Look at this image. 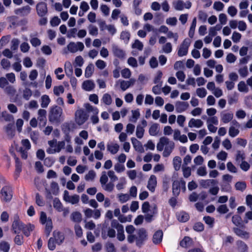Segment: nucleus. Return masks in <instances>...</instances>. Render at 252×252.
Returning <instances> with one entry per match:
<instances>
[{
  "label": "nucleus",
  "instance_id": "obj_1",
  "mask_svg": "<svg viewBox=\"0 0 252 252\" xmlns=\"http://www.w3.org/2000/svg\"><path fill=\"white\" fill-rule=\"evenodd\" d=\"M174 147L175 144L173 141L166 137H162L157 145V149L158 151H162L164 149L162 155L164 157H167L171 154Z\"/></svg>",
  "mask_w": 252,
  "mask_h": 252
},
{
  "label": "nucleus",
  "instance_id": "obj_2",
  "mask_svg": "<svg viewBox=\"0 0 252 252\" xmlns=\"http://www.w3.org/2000/svg\"><path fill=\"white\" fill-rule=\"evenodd\" d=\"M142 211L145 213V219L148 222L152 221L154 215L158 213V208L156 204L150 205L148 202H144L142 205Z\"/></svg>",
  "mask_w": 252,
  "mask_h": 252
},
{
  "label": "nucleus",
  "instance_id": "obj_3",
  "mask_svg": "<svg viewBox=\"0 0 252 252\" xmlns=\"http://www.w3.org/2000/svg\"><path fill=\"white\" fill-rule=\"evenodd\" d=\"M49 147L46 150V152L50 154L59 153L65 146L64 141H57L53 140L48 141Z\"/></svg>",
  "mask_w": 252,
  "mask_h": 252
},
{
  "label": "nucleus",
  "instance_id": "obj_4",
  "mask_svg": "<svg viewBox=\"0 0 252 252\" xmlns=\"http://www.w3.org/2000/svg\"><path fill=\"white\" fill-rule=\"evenodd\" d=\"M63 110L57 106L51 108L49 114V120L52 122H58L63 120Z\"/></svg>",
  "mask_w": 252,
  "mask_h": 252
},
{
  "label": "nucleus",
  "instance_id": "obj_5",
  "mask_svg": "<svg viewBox=\"0 0 252 252\" xmlns=\"http://www.w3.org/2000/svg\"><path fill=\"white\" fill-rule=\"evenodd\" d=\"M186 189V182L182 179L174 181L172 185V191L174 195L178 196L182 190L184 192Z\"/></svg>",
  "mask_w": 252,
  "mask_h": 252
},
{
  "label": "nucleus",
  "instance_id": "obj_6",
  "mask_svg": "<svg viewBox=\"0 0 252 252\" xmlns=\"http://www.w3.org/2000/svg\"><path fill=\"white\" fill-rule=\"evenodd\" d=\"M40 221L42 224L45 225V230L47 234L49 235L52 229V221L51 219L47 218L46 214L41 212L40 216Z\"/></svg>",
  "mask_w": 252,
  "mask_h": 252
},
{
  "label": "nucleus",
  "instance_id": "obj_7",
  "mask_svg": "<svg viewBox=\"0 0 252 252\" xmlns=\"http://www.w3.org/2000/svg\"><path fill=\"white\" fill-rule=\"evenodd\" d=\"M88 116L81 108L78 109L75 113V121L78 125H83L88 119Z\"/></svg>",
  "mask_w": 252,
  "mask_h": 252
},
{
  "label": "nucleus",
  "instance_id": "obj_8",
  "mask_svg": "<svg viewBox=\"0 0 252 252\" xmlns=\"http://www.w3.org/2000/svg\"><path fill=\"white\" fill-rule=\"evenodd\" d=\"M22 147H20L18 151L20 152L21 157L24 159H26L28 157L27 151L30 149L31 145L30 141L28 139H23L21 141Z\"/></svg>",
  "mask_w": 252,
  "mask_h": 252
},
{
  "label": "nucleus",
  "instance_id": "obj_9",
  "mask_svg": "<svg viewBox=\"0 0 252 252\" xmlns=\"http://www.w3.org/2000/svg\"><path fill=\"white\" fill-rule=\"evenodd\" d=\"M111 226L112 227L115 228L117 229V238L120 241H123L125 239V236L124 234V230L123 226L119 224L117 220H113L111 222Z\"/></svg>",
  "mask_w": 252,
  "mask_h": 252
},
{
  "label": "nucleus",
  "instance_id": "obj_10",
  "mask_svg": "<svg viewBox=\"0 0 252 252\" xmlns=\"http://www.w3.org/2000/svg\"><path fill=\"white\" fill-rule=\"evenodd\" d=\"M63 199L66 202L71 204H76L79 201L80 197L78 195L74 194L70 195L67 190L63 192Z\"/></svg>",
  "mask_w": 252,
  "mask_h": 252
},
{
  "label": "nucleus",
  "instance_id": "obj_11",
  "mask_svg": "<svg viewBox=\"0 0 252 252\" xmlns=\"http://www.w3.org/2000/svg\"><path fill=\"white\" fill-rule=\"evenodd\" d=\"M191 41L189 39H185L179 47L178 55L180 57H183L187 54L188 49L190 46Z\"/></svg>",
  "mask_w": 252,
  "mask_h": 252
},
{
  "label": "nucleus",
  "instance_id": "obj_12",
  "mask_svg": "<svg viewBox=\"0 0 252 252\" xmlns=\"http://www.w3.org/2000/svg\"><path fill=\"white\" fill-rule=\"evenodd\" d=\"M173 6L174 9L178 11H182L185 8L189 9L191 6V3L190 1L184 2L181 0H176L173 2Z\"/></svg>",
  "mask_w": 252,
  "mask_h": 252
},
{
  "label": "nucleus",
  "instance_id": "obj_13",
  "mask_svg": "<svg viewBox=\"0 0 252 252\" xmlns=\"http://www.w3.org/2000/svg\"><path fill=\"white\" fill-rule=\"evenodd\" d=\"M68 50L71 53H75L77 51H82L84 48V45L81 42H71L67 46Z\"/></svg>",
  "mask_w": 252,
  "mask_h": 252
},
{
  "label": "nucleus",
  "instance_id": "obj_14",
  "mask_svg": "<svg viewBox=\"0 0 252 252\" xmlns=\"http://www.w3.org/2000/svg\"><path fill=\"white\" fill-rule=\"evenodd\" d=\"M147 238L146 231L144 229H139L136 235V243L138 246H140Z\"/></svg>",
  "mask_w": 252,
  "mask_h": 252
},
{
  "label": "nucleus",
  "instance_id": "obj_15",
  "mask_svg": "<svg viewBox=\"0 0 252 252\" xmlns=\"http://www.w3.org/2000/svg\"><path fill=\"white\" fill-rule=\"evenodd\" d=\"M2 199L6 202L9 201L12 198V191L10 187L5 186L1 190Z\"/></svg>",
  "mask_w": 252,
  "mask_h": 252
},
{
  "label": "nucleus",
  "instance_id": "obj_16",
  "mask_svg": "<svg viewBox=\"0 0 252 252\" xmlns=\"http://www.w3.org/2000/svg\"><path fill=\"white\" fill-rule=\"evenodd\" d=\"M231 124L232 126L229 127L228 133L230 136L234 137L239 133V128L240 125L236 120L232 121Z\"/></svg>",
  "mask_w": 252,
  "mask_h": 252
},
{
  "label": "nucleus",
  "instance_id": "obj_17",
  "mask_svg": "<svg viewBox=\"0 0 252 252\" xmlns=\"http://www.w3.org/2000/svg\"><path fill=\"white\" fill-rule=\"evenodd\" d=\"M135 82V80L131 78L128 81L119 80L117 81L116 85H120V88L122 91H125L130 86L133 85Z\"/></svg>",
  "mask_w": 252,
  "mask_h": 252
},
{
  "label": "nucleus",
  "instance_id": "obj_18",
  "mask_svg": "<svg viewBox=\"0 0 252 252\" xmlns=\"http://www.w3.org/2000/svg\"><path fill=\"white\" fill-rule=\"evenodd\" d=\"M147 126V122L143 120L141 121V124L138 125L136 126V136L139 139H141L144 135L145 132L144 128Z\"/></svg>",
  "mask_w": 252,
  "mask_h": 252
},
{
  "label": "nucleus",
  "instance_id": "obj_19",
  "mask_svg": "<svg viewBox=\"0 0 252 252\" xmlns=\"http://www.w3.org/2000/svg\"><path fill=\"white\" fill-rule=\"evenodd\" d=\"M189 106V105L187 102L180 101H177L175 105L176 112L179 113L186 111Z\"/></svg>",
  "mask_w": 252,
  "mask_h": 252
},
{
  "label": "nucleus",
  "instance_id": "obj_20",
  "mask_svg": "<svg viewBox=\"0 0 252 252\" xmlns=\"http://www.w3.org/2000/svg\"><path fill=\"white\" fill-rule=\"evenodd\" d=\"M130 140L132 146L136 151L140 153H143L145 151L144 147L140 141L137 140L135 137H131Z\"/></svg>",
  "mask_w": 252,
  "mask_h": 252
},
{
  "label": "nucleus",
  "instance_id": "obj_21",
  "mask_svg": "<svg viewBox=\"0 0 252 252\" xmlns=\"http://www.w3.org/2000/svg\"><path fill=\"white\" fill-rule=\"evenodd\" d=\"M51 189L50 190L46 189V197L48 198L52 197V194L57 195L59 192V186L57 183L52 182L51 184Z\"/></svg>",
  "mask_w": 252,
  "mask_h": 252
},
{
  "label": "nucleus",
  "instance_id": "obj_22",
  "mask_svg": "<svg viewBox=\"0 0 252 252\" xmlns=\"http://www.w3.org/2000/svg\"><path fill=\"white\" fill-rule=\"evenodd\" d=\"M36 11L38 15L40 16H44L47 13V7L46 3L41 2L36 5Z\"/></svg>",
  "mask_w": 252,
  "mask_h": 252
},
{
  "label": "nucleus",
  "instance_id": "obj_23",
  "mask_svg": "<svg viewBox=\"0 0 252 252\" xmlns=\"http://www.w3.org/2000/svg\"><path fill=\"white\" fill-rule=\"evenodd\" d=\"M157 185V177L154 175H152L148 181L147 188L148 189L153 192L155 191V188Z\"/></svg>",
  "mask_w": 252,
  "mask_h": 252
},
{
  "label": "nucleus",
  "instance_id": "obj_24",
  "mask_svg": "<svg viewBox=\"0 0 252 252\" xmlns=\"http://www.w3.org/2000/svg\"><path fill=\"white\" fill-rule=\"evenodd\" d=\"M120 149L118 144L113 142H109L107 144V149L111 154L115 155Z\"/></svg>",
  "mask_w": 252,
  "mask_h": 252
},
{
  "label": "nucleus",
  "instance_id": "obj_25",
  "mask_svg": "<svg viewBox=\"0 0 252 252\" xmlns=\"http://www.w3.org/2000/svg\"><path fill=\"white\" fill-rule=\"evenodd\" d=\"M233 114L231 112L223 111L220 114V120L224 124H227L233 119Z\"/></svg>",
  "mask_w": 252,
  "mask_h": 252
},
{
  "label": "nucleus",
  "instance_id": "obj_26",
  "mask_svg": "<svg viewBox=\"0 0 252 252\" xmlns=\"http://www.w3.org/2000/svg\"><path fill=\"white\" fill-rule=\"evenodd\" d=\"M203 125V122L200 119L191 118L189 122L188 126L190 128H200Z\"/></svg>",
  "mask_w": 252,
  "mask_h": 252
},
{
  "label": "nucleus",
  "instance_id": "obj_27",
  "mask_svg": "<svg viewBox=\"0 0 252 252\" xmlns=\"http://www.w3.org/2000/svg\"><path fill=\"white\" fill-rule=\"evenodd\" d=\"M95 84L92 80H86L83 82L82 87L86 91H91L94 88Z\"/></svg>",
  "mask_w": 252,
  "mask_h": 252
},
{
  "label": "nucleus",
  "instance_id": "obj_28",
  "mask_svg": "<svg viewBox=\"0 0 252 252\" xmlns=\"http://www.w3.org/2000/svg\"><path fill=\"white\" fill-rule=\"evenodd\" d=\"M160 130L159 125L158 124H153L151 126L149 129V133L151 136H157Z\"/></svg>",
  "mask_w": 252,
  "mask_h": 252
},
{
  "label": "nucleus",
  "instance_id": "obj_29",
  "mask_svg": "<svg viewBox=\"0 0 252 252\" xmlns=\"http://www.w3.org/2000/svg\"><path fill=\"white\" fill-rule=\"evenodd\" d=\"M163 233L162 231L158 230L155 232L153 235V241L154 244H158L160 243L162 239Z\"/></svg>",
  "mask_w": 252,
  "mask_h": 252
},
{
  "label": "nucleus",
  "instance_id": "obj_30",
  "mask_svg": "<svg viewBox=\"0 0 252 252\" xmlns=\"http://www.w3.org/2000/svg\"><path fill=\"white\" fill-rule=\"evenodd\" d=\"M112 51L115 56L118 58H123L125 56V52L117 46H113Z\"/></svg>",
  "mask_w": 252,
  "mask_h": 252
},
{
  "label": "nucleus",
  "instance_id": "obj_31",
  "mask_svg": "<svg viewBox=\"0 0 252 252\" xmlns=\"http://www.w3.org/2000/svg\"><path fill=\"white\" fill-rule=\"evenodd\" d=\"M117 196L118 201L121 203H125L130 199L129 195L127 193H120L118 194Z\"/></svg>",
  "mask_w": 252,
  "mask_h": 252
},
{
  "label": "nucleus",
  "instance_id": "obj_32",
  "mask_svg": "<svg viewBox=\"0 0 252 252\" xmlns=\"http://www.w3.org/2000/svg\"><path fill=\"white\" fill-rule=\"evenodd\" d=\"M178 220L181 222H186L189 219V215L185 212H181L177 214Z\"/></svg>",
  "mask_w": 252,
  "mask_h": 252
},
{
  "label": "nucleus",
  "instance_id": "obj_33",
  "mask_svg": "<svg viewBox=\"0 0 252 252\" xmlns=\"http://www.w3.org/2000/svg\"><path fill=\"white\" fill-rule=\"evenodd\" d=\"M192 244V240L189 237H185L180 242L181 246L184 248H188Z\"/></svg>",
  "mask_w": 252,
  "mask_h": 252
},
{
  "label": "nucleus",
  "instance_id": "obj_34",
  "mask_svg": "<svg viewBox=\"0 0 252 252\" xmlns=\"http://www.w3.org/2000/svg\"><path fill=\"white\" fill-rule=\"evenodd\" d=\"M5 131L7 134L10 137L14 135L15 131L13 124H9L5 127Z\"/></svg>",
  "mask_w": 252,
  "mask_h": 252
},
{
  "label": "nucleus",
  "instance_id": "obj_35",
  "mask_svg": "<svg viewBox=\"0 0 252 252\" xmlns=\"http://www.w3.org/2000/svg\"><path fill=\"white\" fill-rule=\"evenodd\" d=\"M84 107L86 108L87 111L89 113H92L93 114H98V110L96 107H94L89 103H86L84 104Z\"/></svg>",
  "mask_w": 252,
  "mask_h": 252
},
{
  "label": "nucleus",
  "instance_id": "obj_36",
  "mask_svg": "<svg viewBox=\"0 0 252 252\" xmlns=\"http://www.w3.org/2000/svg\"><path fill=\"white\" fill-rule=\"evenodd\" d=\"M234 232L236 235L241 237V238H248L249 236V233L247 232L240 228H235Z\"/></svg>",
  "mask_w": 252,
  "mask_h": 252
},
{
  "label": "nucleus",
  "instance_id": "obj_37",
  "mask_svg": "<svg viewBox=\"0 0 252 252\" xmlns=\"http://www.w3.org/2000/svg\"><path fill=\"white\" fill-rule=\"evenodd\" d=\"M94 71V66L93 64H89L85 71V76L86 78L90 77Z\"/></svg>",
  "mask_w": 252,
  "mask_h": 252
},
{
  "label": "nucleus",
  "instance_id": "obj_38",
  "mask_svg": "<svg viewBox=\"0 0 252 252\" xmlns=\"http://www.w3.org/2000/svg\"><path fill=\"white\" fill-rule=\"evenodd\" d=\"M53 207L59 212L63 211V207L62 204L58 198H56L54 199Z\"/></svg>",
  "mask_w": 252,
  "mask_h": 252
},
{
  "label": "nucleus",
  "instance_id": "obj_39",
  "mask_svg": "<svg viewBox=\"0 0 252 252\" xmlns=\"http://www.w3.org/2000/svg\"><path fill=\"white\" fill-rule=\"evenodd\" d=\"M54 237L56 243L58 244L61 243L64 240L63 235L59 231L54 232Z\"/></svg>",
  "mask_w": 252,
  "mask_h": 252
},
{
  "label": "nucleus",
  "instance_id": "obj_40",
  "mask_svg": "<svg viewBox=\"0 0 252 252\" xmlns=\"http://www.w3.org/2000/svg\"><path fill=\"white\" fill-rule=\"evenodd\" d=\"M50 102V99L48 95H43L41 97V106L42 108H46L48 106Z\"/></svg>",
  "mask_w": 252,
  "mask_h": 252
},
{
  "label": "nucleus",
  "instance_id": "obj_41",
  "mask_svg": "<svg viewBox=\"0 0 252 252\" xmlns=\"http://www.w3.org/2000/svg\"><path fill=\"white\" fill-rule=\"evenodd\" d=\"M216 183L214 180L208 179L202 180L200 182V185L204 188H208L210 185H214Z\"/></svg>",
  "mask_w": 252,
  "mask_h": 252
},
{
  "label": "nucleus",
  "instance_id": "obj_42",
  "mask_svg": "<svg viewBox=\"0 0 252 252\" xmlns=\"http://www.w3.org/2000/svg\"><path fill=\"white\" fill-rule=\"evenodd\" d=\"M173 165L175 170H179L180 169L182 159L179 157H176L173 159Z\"/></svg>",
  "mask_w": 252,
  "mask_h": 252
},
{
  "label": "nucleus",
  "instance_id": "obj_43",
  "mask_svg": "<svg viewBox=\"0 0 252 252\" xmlns=\"http://www.w3.org/2000/svg\"><path fill=\"white\" fill-rule=\"evenodd\" d=\"M238 90L240 92L248 93L249 88L244 81H240L238 84Z\"/></svg>",
  "mask_w": 252,
  "mask_h": 252
},
{
  "label": "nucleus",
  "instance_id": "obj_44",
  "mask_svg": "<svg viewBox=\"0 0 252 252\" xmlns=\"http://www.w3.org/2000/svg\"><path fill=\"white\" fill-rule=\"evenodd\" d=\"M64 70L66 75H71L73 72V67L70 62H66L64 64Z\"/></svg>",
  "mask_w": 252,
  "mask_h": 252
},
{
  "label": "nucleus",
  "instance_id": "obj_45",
  "mask_svg": "<svg viewBox=\"0 0 252 252\" xmlns=\"http://www.w3.org/2000/svg\"><path fill=\"white\" fill-rule=\"evenodd\" d=\"M196 25V18H194L192 20V23H191V26L190 27V29H189V36L190 38H192L194 35Z\"/></svg>",
  "mask_w": 252,
  "mask_h": 252
},
{
  "label": "nucleus",
  "instance_id": "obj_46",
  "mask_svg": "<svg viewBox=\"0 0 252 252\" xmlns=\"http://www.w3.org/2000/svg\"><path fill=\"white\" fill-rule=\"evenodd\" d=\"M101 101L106 105H110L112 102L111 96L108 94H103Z\"/></svg>",
  "mask_w": 252,
  "mask_h": 252
},
{
  "label": "nucleus",
  "instance_id": "obj_47",
  "mask_svg": "<svg viewBox=\"0 0 252 252\" xmlns=\"http://www.w3.org/2000/svg\"><path fill=\"white\" fill-rule=\"evenodd\" d=\"M1 117L3 119V120L7 122H12L13 121V116L10 114H9L6 111H3L1 113Z\"/></svg>",
  "mask_w": 252,
  "mask_h": 252
},
{
  "label": "nucleus",
  "instance_id": "obj_48",
  "mask_svg": "<svg viewBox=\"0 0 252 252\" xmlns=\"http://www.w3.org/2000/svg\"><path fill=\"white\" fill-rule=\"evenodd\" d=\"M72 220L76 222H80L82 220V215L80 213L74 212L71 215Z\"/></svg>",
  "mask_w": 252,
  "mask_h": 252
},
{
  "label": "nucleus",
  "instance_id": "obj_49",
  "mask_svg": "<svg viewBox=\"0 0 252 252\" xmlns=\"http://www.w3.org/2000/svg\"><path fill=\"white\" fill-rule=\"evenodd\" d=\"M197 95L200 98H204L207 95V91L204 88H198L196 90Z\"/></svg>",
  "mask_w": 252,
  "mask_h": 252
},
{
  "label": "nucleus",
  "instance_id": "obj_50",
  "mask_svg": "<svg viewBox=\"0 0 252 252\" xmlns=\"http://www.w3.org/2000/svg\"><path fill=\"white\" fill-rule=\"evenodd\" d=\"M237 245L238 250L240 252H245L247 250V246L243 242L238 241Z\"/></svg>",
  "mask_w": 252,
  "mask_h": 252
},
{
  "label": "nucleus",
  "instance_id": "obj_51",
  "mask_svg": "<svg viewBox=\"0 0 252 252\" xmlns=\"http://www.w3.org/2000/svg\"><path fill=\"white\" fill-rule=\"evenodd\" d=\"M96 176V173L94 170H90L85 175V179L86 181H93Z\"/></svg>",
  "mask_w": 252,
  "mask_h": 252
},
{
  "label": "nucleus",
  "instance_id": "obj_52",
  "mask_svg": "<svg viewBox=\"0 0 252 252\" xmlns=\"http://www.w3.org/2000/svg\"><path fill=\"white\" fill-rule=\"evenodd\" d=\"M38 119L39 121L45 122L46 121V111L44 109H39L38 112Z\"/></svg>",
  "mask_w": 252,
  "mask_h": 252
},
{
  "label": "nucleus",
  "instance_id": "obj_53",
  "mask_svg": "<svg viewBox=\"0 0 252 252\" xmlns=\"http://www.w3.org/2000/svg\"><path fill=\"white\" fill-rule=\"evenodd\" d=\"M172 50V45L170 42H167L162 46V52L165 53H170Z\"/></svg>",
  "mask_w": 252,
  "mask_h": 252
},
{
  "label": "nucleus",
  "instance_id": "obj_54",
  "mask_svg": "<svg viewBox=\"0 0 252 252\" xmlns=\"http://www.w3.org/2000/svg\"><path fill=\"white\" fill-rule=\"evenodd\" d=\"M126 183V180L125 178L122 177L120 179L119 182L116 185V188L118 190H121L123 189Z\"/></svg>",
  "mask_w": 252,
  "mask_h": 252
},
{
  "label": "nucleus",
  "instance_id": "obj_55",
  "mask_svg": "<svg viewBox=\"0 0 252 252\" xmlns=\"http://www.w3.org/2000/svg\"><path fill=\"white\" fill-rule=\"evenodd\" d=\"M182 170L183 175L185 178H188L190 176L191 169L189 167H187L183 165L182 167Z\"/></svg>",
  "mask_w": 252,
  "mask_h": 252
},
{
  "label": "nucleus",
  "instance_id": "obj_56",
  "mask_svg": "<svg viewBox=\"0 0 252 252\" xmlns=\"http://www.w3.org/2000/svg\"><path fill=\"white\" fill-rule=\"evenodd\" d=\"M132 117L130 121L133 122H136L140 116V112L138 109L131 111Z\"/></svg>",
  "mask_w": 252,
  "mask_h": 252
},
{
  "label": "nucleus",
  "instance_id": "obj_57",
  "mask_svg": "<svg viewBox=\"0 0 252 252\" xmlns=\"http://www.w3.org/2000/svg\"><path fill=\"white\" fill-rule=\"evenodd\" d=\"M64 88L63 86L60 85L54 87V93L56 95H60L64 92Z\"/></svg>",
  "mask_w": 252,
  "mask_h": 252
},
{
  "label": "nucleus",
  "instance_id": "obj_58",
  "mask_svg": "<svg viewBox=\"0 0 252 252\" xmlns=\"http://www.w3.org/2000/svg\"><path fill=\"white\" fill-rule=\"evenodd\" d=\"M241 37L242 35L240 33L237 32H234L232 33L231 39L233 42L238 43L240 41Z\"/></svg>",
  "mask_w": 252,
  "mask_h": 252
},
{
  "label": "nucleus",
  "instance_id": "obj_59",
  "mask_svg": "<svg viewBox=\"0 0 252 252\" xmlns=\"http://www.w3.org/2000/svg\"><path fill=\"white\" fill-rule=\"evenodd\" d=\"M10 249L9 244L5 242H1L0 243V250L3 252H8Z\"/></svg>",
  "mask_w": 252,
  "mask_h": 252
},
{
  "label": "nucleus",
  "instance_id": "obj_60",
  "mask_svg": "<svg viewBox=\"0 0 252 252\" xmlns=\"http://www.w3.org/2000/svg\"><path fill=\"white\" fill-rule=\"evenodd\" d=\"M177 19L176 17H169L166 19V23L171 26H175L177 23Z\"/></svg>",
  "mask_w": 252,
  "mask_h": 252
},
{
  "label": "nucleus",
  "instance_id": "obj_61",
  "mask_svg": "<svg viewBox=\"0 0 252 252\" xmlns=\"http://www.w3.org/2000/svg\"><path fill=\"white\" fill-rule=\"evenodd\" d=\"M114 169L117 173H121L125 170V167L123 163H117L114 165Z\"/></svg>",
  "mask_w": 252,
  "mask_h": 252
},
{
  "label": "nucleus",
  "instance_id": "obj_62",
  "mask_svg": "<svg viewBox=\"0 0 252 252\" xmlns=\"http://www.w3.org/2000/svg\"><path fill=\"white\" fill-rule=\"evenodd\" d=\"M227 157V153L225 151H221L219 152L217 155V158L219 160L225 161Z\"/></svg>",
  "mask_w": 252,
  "mask_h": 252
},
{
  "label": "nucleus",
  "instance_id": "obj_63",
  "mask_svg": "<svg viewBox=\"0 0 252 252\" xmlns=\"http://www.w3.org/2000/svg\"><path fill=\"white\" fill-rule=\"evenodd\" d=\"M0 64L3 68L7 70L11 66L9 61L6 59H3L1 60Z\"/></svg>",
  "mask_w": 252,
  "mask_h": 252
},
{
  "label": "nucleus",
  "instance_id": "obj_64",
  "mask_svg": "<svg viewBox=\"0 0 252 252\" xmlns=\"http://www.w3.org/2000/svg\"><path fill=\"white\" fill-rule=\"evenodd\" d=\"M121 38L125 42L127 43L130 38V33L128 32L124 31L121 33Z\"/></svg>",
  "mask_w": 252,
  "mask_h": 252
}]
</instances>
